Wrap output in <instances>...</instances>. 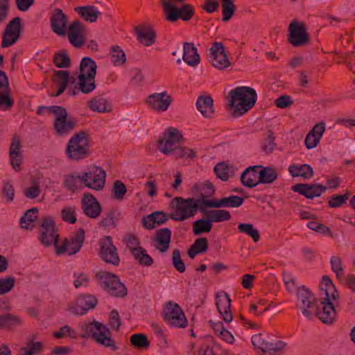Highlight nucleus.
<instances>
[{
  "instance_id": "1",
  "label": "nucleus",
  "mask_w": 355,
  "mask_h": 355,
  "mask_svg": "<svg viewBox=\"0 0 355 355\" xmlns=\"http://www.w3.org/2000/svg\"><path fill=\"white\" fill-rule=\"evenodd\" d=\"M182 136L175 128L167 129L157 142V148L164 155H171L175 158L192 159L196 157L194 150L180 146L179 143Z\"/></svg>"
},
{
  "instance_id": "2",
  "label": "nucleus",
  "mask_w": 355,
  "mask_h": 355,
  "mask_svg": "<svg viewBox=\"0 0 355 355\" xmlns=\"http://www.w3.org/2000/svg\"><path fill=\"white\" fill-rule=\"evenodd\" d=\"M227 106L234 110L233 116L239 117L246 113L255 104L257 98L255 90L250 87H237L229 92Z\"/></svg>"
},
{
  "instance_id": "3",
  "label": "nucleus",
  "mask_w": 355,
  "mask_h": 355,
  "mask_svg": "<svg viewBox=\"0 0 355 355\" xmlns=\"http://www.w3.org/2000/svg\"><path fill=\"white\" fill-rule=\"evenodd\" d=\"M203 200H206L205 197L186 199L182 197H175L171 202L173 211L170 217L175 221H183L193 217L198 209L203 212L206 208L203 205Z\"/></svg>"
},
{
  "instance_id": "4",
  "label": "nucleus",
  "mask_w": 355,
  "mask_h": 355,
  "mask_svg": "<svg viewBox=\"0 0 355 355\" xmlns=\"http://www.w3.org/2000/svg\"><path fill=\"white\" fill-rule=\"evenodd\" d=\"M69 158L73 160L84 159L89 153L88 138L84 132L74 134L69 139L66 149Z\"/></svg>"
},
{
  "instance_id": "5",
  "label": "nucleus",
  "mask_w": 355,
  "mask_h": 355,
  "mask_svg": "<svg viewBox=\"0 0 355 355\" xmlns=\"http://www.w3.org/2000/svg\"><path fill=\"white\" fill-rule=\"evenodd\" d=\"M98 284L110 295L123 297L127 295V288L119 277L112 273L101 271L96 274Z\"/></svg>"
},
{
  "instance_id": "6",
  "label": "nucleus",
  "mask_w": 355,
  "mask_h": 355,
  "mask_svg": "<svg viewBox=\"0 0 355 355\" xmlns=\"http://www.w3.org/2000/svg\"><path fill=\"white\" fill-rule=\"evenodd\" d=\"M164 12L167 20L175 21L178 19L183 21H189L194 15L193 7L190 4H184L180 8L171 3L169 0H161Z\"/></svg>"
},
{
  "instance_id": "7",
  "label": "nucleus",
  "mask_w": 355,
  "mask_h": 355,
  "mask_svg": "<svg viewBox=\"0 0 355 355\" xmlns=\"http://www.w3.org/2000/svg\"><path fill=\"white\" fill-rule=\"evenodd\" d=\"M47 109L49 114L55 116L54 128L58 134L62 135L74 128L76 121L68 117L67 110L63 107L53 105Z\"/></svg>"
},
{
  "instance_id": "8",
  "label": "nucleus",
  "mask_w": 355,
  "mask_h": 355,
  "mask_svg": "<svg viewBox=\"0 0 355 355\" xmlns=\"http://www.w3.org/2000/svg\"><path fill=\"white\" fill-rule=\"evenodd\" d=\"M105 171L101 167L93 166L81 174V182L89 189L100 191L105 187Z\"/></svg>"
},
{
  "instance_id": "9",
  "label": "nucleus",
  "mask_w": 355,
  "mask_h": 355,
  "mask_svg": "<svg viewBox=\"0 0 355 355\" xmlns=\"http://www.w3.org/2000/svg\"><path fill=\"white\" fill-rule=\"evenodd\" d=\"M162 316L164 321L173 327L184 328L188 324L182 309L175 302H169L166 304L163 310Z\"/></svg>"
},
{
  "instance_id": "10",
  "label": "nucleus",
  "mask_w": 355,
  "mask_h": 355,
  "mask_svg": "<svg viewBox=\"0 0 355 355\" xmlns=\"http://www.w3.org/2000/svg\"><path fill=\"white\" fill-rule=\"evenodd\" d=\"M84 241L85 230L83 228H80L69 239H64L60 245L58 243H55L56 254H75L80 250Z\"/></svg>"
},
{
  "instance_id": "11",
  "label": "nucleus",
  "mask_w": 355,
  "mask_h": 355,
  "mask_svg": "<svg viewBox=\"0 0 355 355\" xmlns=\"http://www.w3.org/2000/svg\"><path fill=\"white\" fill-rule=\"evenodd\" d=\"M288 42L294 46H304L309 42V35L303 21L294 19L288 26Z\"/></svg>"
},
{
  "instance_id": "12",
  "label": "nucleus",
  "mask_w": 355,
  "mask_h": 355,
  "mask_svg": "<svg viewBox=\"0 0 355 355\" xmlns=\"http://www.w3.org/2000/svg\"><path fill=\"white\" fill-rule=\"evenodd\" d=\"M101 257L107 263L118 266L120 261L116 247L113 245L112 238L107 236L99 241Z\"/></svg>"
},
{
  "instance_id": "13",
  "label": "nucleus",
  "mask_w": 355,
  "mask_h": 355,
  "mask_svg": "<svg viewBox=\"0 0 355 355\" xmlns=\"http://www.w3.org/2000/svg\"><path fill=\"white\" fill-rule=\"evenodd\" d=\"M209 58L211 64L219 69L228 67L231 62L229 60L225 47L221 42H214L209 49Z\"/></svg>"
},
{
  "instance_id": "14",
  "label": "nucleus",
  "mask_w": 355,
  "mask_h": 355,
  "mask_svg": "<svg viewBox=\"0 0 355 355\" xmlns=\"http://www.w3.org/2000/svg\"><path fill=\"white\" fill-rule=\"evenodd\" d=\"M21 19L15 17L6 26L2 37L1 46L6 48L15 44L21 33Z\"/></svg>"
},
{
  "instance_id": "15",
  "label": "nucleus",
  "mask_w": 355,
  "mask_h": 355,
  "mask_svg": "<svg viewBox=\"0 0 355 355\" xmlns=\"http://www.w3.org/2000/svg\"><path fill=\"white\" fill-rule=\"evenodd\" d=\"M67 36L70 44L75 48L82 47L86 42V29L83 24L76 20L69 26Z\"/></svg>"
},
{
  "instance_id": "16",
  "label": "nucleus",
  "mask_w": 355,
  "mask_h": 355,
  "mask_svg": "<svg viewBox=\"0 0 355 355\" xmlns=\"http://www.w3.org/2000/svg\"><path fill=\"white\" fill-rule=\"evenodd\" d=\"M40 240L42 244L46 246L58 243L59 235L56 234L55 222L51 217H45L41 225Z\"/></svg>"
},
{
  "instance_id": "17",
  "label": "nucleus",
  "mask_w": 355,
  "mask_h": 355,
  "mask_svg": "<svg viewBox=\"0 0 355 355\" xmlns=\"http://www.w3.org/2000/svg\"><path fill=\"white\" fill-rule=\"evenodd\" d=\"M97 300L92 295H81L77 299L76 304H71L68 306V311L76 315H84L88 310L94 309L96 305Z\"/></svg>"
},
{
  "instance_id": "18",
  "label": "nucleus",
  "mask_w": 355,
  "mask_h": 355,
  "mask_svg": "<svg viewBox=\"0 0 355 355\" xmlns=\"http://www.w3.org/2000/svg\"><path fill=\"white\" fill-rule=\"evenodd\" d=\"M81 205L83 213L90 218H98L102 211V207L99 202L89 193L83 194Z\"/></svg>"
},
{
  "instance_id": "19",
  "label": "nucleus",
  "mask_w": 355,
  "mask_h": 355,
  "mask_svg": "<svg viewBox=\"0 0 355 355\" xmlns=\"http://www.w3.org/2000/svg\"><path fill=\"white\" fill-rule=\"evenodd\" d=\"M13 105L10 89L6 73L0 71V109L10 110Z\"/></svg>"
},
{
  "instance_id": "20",
  "label": "nucleus",
  "mask_w": 355,
  "mask_h": 355,
  "mask_svg": "<svg viewBox=\"0 0 355 355\" xmlns=\"http://www.w3.org/2000/svg\"><path fill=\"white\" fill-rule=\"evenodd\" d=\"M243 201L244 200L243 198L232 195L229 197L222 198L220 200H210L206 198V200H203V205L205 207L209 208H236L240 207L243 204Z\"/></svg>"
},
{
  "instance_id": "21",
  "label": "nucleus",
  "mask_w": 355,
  "mask_h": 355,
  "mask_svg": "<svg viewBox=\"0 0 355 355\" xmlns=\"http://www.w3.org/2000/svg\"><path fill=\"white\" fill-rule=\"evenodd\" d=\"M171 102V97L166 93V92L154 93L148 96L147 98L148 105L152 109L158 112H164L167 110Z\"/></svg>"
},
{
  "instance_id": "22",
  "label": "nucleus",
  "mask_w": 355,
  "mask_h": 355,
  "mask_svg": "<svg viewBox=\"0 0 355 355\" xmlns=\"http://www.w3.org/2000/svg\"><path fill=\"white\" fill-rule=\"evenodd\" d=\"M216 306L218 312L223 316L225 322L230 323L232 320L230 311L231 300L227 293L221 292L216 295Z\"/></svg>"
},
{
  "instance_id": "23",
  "label": "nucleus",
  "mask_w": 355,
  "mask_h": 355,
  "mask_svg": "<svg viewBox=\"0 0 355 355\" xmlns=\"http://www.w3.org/2000/svg\"><path fill=\"white\" fill-rule=\"evenodd\" d=\"M298 300L302 302V314L310 319L312 316L311 311H309V309H311L316 302L315 297L311 293V291L305 286H302L297 293Z\"/></svg>"
},
{
  "instance_id": "24",
  "label": "nucleus",
  "mask_w": 355,
  "mask_h": 355,
  "mask_svg": "<svg viewBox=\"0 0 355 355\" xmlns=\"http://www.w3.org/2000/svg\"><path fill=\"white\" fill-rule=\"evenodd\" d=\"M326 189L327 187L321 184H297L293 187L294 191L298 192L309 199L320 196Z\"/></svg>"
},
{
  "instance_id": "25",
  "label": "nucleus",
  "mask_w": 355,
  "mask_h": 355,
  "mask_svg": "<svg viewBox=\"0 0 355 355\" xmlns=\"http://www.w3.org/2000/svg\"><path fill=\"white\" fill-rule=\"evenodd\" d=\"M138 41L146 46H150L155 42L156 33L149 25H139L135 28Z\"/></svg>"
},
{
  "instance_id": "26",
  "label": "nucleus",
  "mask_w": 355,
  "mask_h": 355,
  "mask_svg": "<svg viewBox=\"0 0 355 355\" xmlns=\"http://www.w3.org/2000/svg\"><path fill=\"white\" fill-rule=\"evenodd\" d=\"M261 166L248 167L241 175V183L246 187L252 188L260 184L259 171Z\"/></svg>"
},
{
  "instance_id": "27",
  "label": "nucleus",
  "mask_w": 355,
  "mask_h": 355,
  "mask_svg": "<svg viewBox=\"0 0 355 355\" xmlns=\"http://www.w3.org/2000/svg\"><path fill=\"white\" fill-rule=\"evenodd\" d=\"M321 309L316 312V315L323 323L330 324L336 318V311L331 300H322Z\"/></svg>"
},
{
  "instance_id": "28",
  "label": "nucleus",
  "mask_w": 355,
  "mask_h": 355,
  "mask_svg": "<svg viewBox=\"0 0 355 355\" xmlns=\"http://www.w3.org/2000/svg\"><path fill=\"white\" fill-rule=\"evenodd\" d=\"M325 131V123H320L316 124L313 129L307 134L305 138V145L308 149L317 146Z\"/></svg>"
},
{
  "instance_id": "29",
  "label": "nucleus",
  "mask_w": 355,
  "mask_h": 355,
  "mask_svg": "<svg viewBox=\"0 0 355 355\" xmlns=\"http://www.w3.org/2000/svg\"><path fill=\"white\" fill-rule=\"evenodd\" d=\"M51 25L53 31L58 35H64L66 34L67 17L62 10L56 9L55 10L51 19Z\"/></svg>"
},
{
  "instance_id": "30",
  "label": "nucleus",
  "mask_w": 355,
  "mask_h": 355,
  "mask_svg": "<svg viewBox=\"0 0 355 355\" xmlns=\"http://www.w3.org/2000/svg\"><path fill=\"white\" fill-rule=\"evenodd\" d=\"M183 60L191 67H196L200 62V55L193 42L183 44Z\"/></svg>"
},
{
  "instance_id": "31",
  "label": "nucleus",
  "mask_w": 355,
  "mask_h": 355,
  "mask_svg": "<svg viewBox=\"0 0 355 355\" xmlns=\"http://www.w3.org/2000/svg\"><path fill=\"white\" fill-rule=\"evenodd\" d=\"M87 107L94 112L100 113L110 112L112 110V104L103 96H96L87 103Z\"/></svg>"
},
{
  "instance_id": "32",
  "label": "nucleus",
  "mask_w": 355,
  "mask_h": 355,
  "mask_svg": "<svg viewBox=\"0 0 355 355\" xmlns=\"http://www.w3.org/2000/svg\"><path fill=\"white\" fill-rule=\"evenodd\" d=\"M97 343L106 347L111 348L113 351L116 349L114 341L111 338V333L108 328L103 324H101L96 331V336L93 338Z\"/></svg>"
},
{
  "instance_id": "33",
  "label": "nucleus",
  "mask_w": 355,
  "mask_h": 355,
  "mask_svg": "<svg viewBox=\"0 0 355 355\" xmlns=\"http://www.w3.org/2000/svg\"><path fill=\"white\" fill-rule=\"evenodd\" d=\"M321 295H324L322 300H331L338 298V293L333 284L331 280L327 276H324L320 285Z\"/></svg>"
},
{
  "instance_id": "34",
  "label": "nucleus",
  "mask_w": 355,
  "mask_h": 355,
  "mask_svg": "<svg viewBox=\"0 0 355 355\" xmlns=\"http://www.w3.org/2000/svg\"><path fill=\"white\" fill-rule=\"evenodd\" d=\"M171 236V232L168 228H162L157 230L155 238L156 248L162 252H166L169 248Z\"/></svg>"
},
{
  "instance_id": "35",
  "label": "nucleus",
  "mask_w": 355,
  "mask_h": 355,
  "mask_svg": "<svg viewBox=\"0 0 355 355\" xmlns=\"http://www.w3.org/2000/svg\"><path fill=\"white\" fill-rule=\"evenodd\" d=\"M213 99L209 96H200L198 98L196 105L198 110L207 118H210L214 113Z\"/></svg>"
},
{
  "instance_id": "36",
  "label": "nucleus",
  "mask_w": 355,
  "mask_h": 355,
  "mask_svg": "<svg viewBox=\"0 0 355 355\" xmlns=\"http://www.w3.org/2000/svg\"><path fill=\"white\" fill-rule=\"evenodd\" d=\"M75 10L82 18L90 23L96 21L98 16L101 15V12L93 6L77 7Z\"/></svg>"
},
{
  "instance_id": "37",
  "label": "nucleus",
  "mask_w": 355,
  "mask_h": 355,
  "mask_svg": "<svg viewBox=\"0 0 355 355\" xmlns=\"http://www.w3.org/2000/svg\"><path fill=\"white\" fill-rule=\"evenodd\" d=\"M101 323L93 321H84L80 322L78 324V327L82 331L80 336L84 338H87L89 337H92L96 336V331L98 329L99 327H101Z\"/></svg>"
},
{
  "instance_id": "38",
  "label": "nucleus",
  "mask_w": 355,
  "mask_h": 355,
  "mask_svg": "<svg viewBox=\"0 0 355 355\" xmlns=\"http://www.w3.org/2000/svg\"><path fill=\"white\" fill-rule=\"evenodd\" d=\"M288 171L293 177L301 176L305 179H310L313 175V168L308 164L291 165Z\"/></svg>"
},
{
  "instance_id": "39",
  "label": "nucleus",
  "mask_w": 355,
  "mask_h": 355,
  "mask_svg": "<svg viewBox=\"0 0 355 355\" xmlns=\"http://www.w3.org/2000/svg\"><path fill=\"white\" fill-rule=\"evenodd\" d=\"M78 89L84 93L88 94L94 91L96 88L95 76H83L78 75Z\"/></svg>"
},
{
  "instance_id": "40",
  "label": "nucleus",
  "mask_w": 355,
  "mask_h": 355,
  "mask_svg": "<svg viewBox=\"0 0 355 355\" xmlns=\"http://www.w3.org/2000/svg\"><path fill=\"white\" fill-rule=\"evenodd\" d=\"M96 64L95 62L89 57L83 58L80 64L79 75H83V77L86 76H96Z\"/></svg>"
},
{
  "instance_id": "41",
  "label": "nucleus",
  "mask_w": 355,
  "mask_h": 355,
  "mask_svg": "<svg viewBox=\"0 0 355 355\" xmlns=\"http://www.w3.org/2000/svg\"><path fill=\"white\" fill-rule=\"evenodd\" d=\"M206 216L211 223L227 221L231 218L230 211L225 209L210 210L207 212Z\"/></svg>"
},
{
  "instance_id": "42",
  "label": "nucleus",
  "mask_w": 355,
  "mask_h": 355,
  "mask_svg": "<svg viewBox=\"0 0 355 355\" xmlns=\"http://www.w3.org/2000/svg\"><path fill=\"white\" fill-rule=\"evenodd\" d=\"M212 228V223L209 219L202 218L196 220L193 224V232L195 235L209 232Z\"/></svg>"
},
{
  "instance_id": "43",
  "label": "nucleus",
  "mask_w": 355,
  "mask_h": 355,
  "mask_svg": "<svg viewBox=\"0 0 355 355\" xmlns=\"http://www.w3.org/2000/svg\"><path fill=\"white\" fill-rule=\"evenodd\" d=\"M37 218V209L32 208L26 211L24 215L20 218V224L22 228L31 229L34 225L33 223Z\"/></svg>"
},
{
  "instance_id": "44",
  "label": "nucleus",
  "mask_w": 355,
  "mask_h": 355,
  "mask_svg": "<svg viewBox=\"0 0 355 355\" xmlns=\"http://www.w3.org/2000/svg\"><path fill=\"white\" fill-rule=\"evenodd\" d=\"M277 178L276 170L271 167H263L259 171V179L261 184H270Z\"/></svg>"
},
{
  "instance_id": "45",
  "label": "nucleus",
  "mask_w": 355,
  "mask_h": 355,
  "mask_svg": "<svg viewBox=\"0 0 355 355\" xmlns=\"http://www.w3.org/2000/svg\"><path fill=\"white\" fill-rule=\"evenodd\" d=\"M132 254L134 258L139 262V264L150 266L153 264V260L149 254L146 253V251L142 248L135 249Z\"/></svg>"
},
{
  "instance_id": "46",
  "label": "nucleus",
  "mask_w": 355,
  "mask_h": 355,
  "mask_svg": "<svg viewBox=\"0 0 355 355\" xmlns=\"http://www.w3.org/2000/svg\"><path fill=\"white\" fill-rule=\"evenodd\" d=\"M111 61L115 66H121L125 63L126 57L124 51L118 46L111 48Z\"/></svg>"
},
{
  "instance_id": "47",
  "label": "nucleus",
  "mask_w": 355,
  "mask_h": 355,
  "mask_svg": "<svg viewBox=\"0 0 355 355\" xmlns=\"http://www.w3.org/2000/svg\"><path fill=\"white\" fill-rule=\"evenodd\" d=\"M238 230L240 232L245 234L246 235L252 237L254 242H257L259 240V233L258 230L255 229L252 224L240 223L238 225Z\"/></svg>"
},
{
  "instance_id": "48",
  "label": "nucleus",
  "mask_w": 355,
  "mask_h": 355,
  "mask_svg": "<svg viewBox=\"0 0 355 355\" xmlns=\"http://www.w3.org/2000/svg\"><path fill=\"white\" fill-rule=\"evenodd\" d=\"M64 185L71 191H75L79 189L81 182V175H67L64 176Z\"/></svg>"
},
{
  "instance_id": "49",
  "label": "nucleus",
  "mask_w": 355,
  "mask_h": 355,
  "mask_svg": "<svg viewBox=\"0 0 355 355\" xmlns=\"http://www.w3.org/2000/svg\"><path fill=\"white\" fill-rule=\"evenodd\" d=\"M223 21H227L234 15L235 12V6L232 0H221Z\"/></svg>"
},
{
  "instance_id": "50",
  "label": "nucleus",
  "mask_w": 355,
  "mask_h": 355,
  "mask_svg": "<svg viewBox=\"0 0 355 355\" xmlns=\"http://www.w3.org/2000/svg\"><path fill=\"white\" fill-rule=\"evenodd\" d=\"M53 62L58 68H66L70 65L71 60L66 51H60L54 55Z\"/></svg>"
},
{
  "instance_id": "51",
  "label": "nucleus",
  "mask_w": 355,
  "mask_h": 355,
  "mask_svg": "<svg viewBox=\"0 0 355 355\" xmlns=\"http://www.w3.org/2000/svg\"><path fill=\"white\" fill-rule=\"evenodd\" d=\"M130 343L132 345L140 348H148L150 345L147 336L143 334L132 335L130 337Z\"/></svg>"
},
{
  "instance_id": "52",
  "label": "nucleus",
  "mask_w": 355,
  "mask_h": 355,
  "mask_svg": "<svg viewBox=\"0 0 355 355\" xmlns=\"http://www.w3.org/2000/svg\"><path fill=\"white\" fill-rule=\"evenodd\" d=\"M19 322V319L16 315L9 313L0 315V328L10 327Z\"/></svg>"
},
{
  "instance_id": "53",
  "label": "nucleus",
  "mask_w": 355,
  "mask_h": 355,
  "mask_svg": "<svg viewBox=\"0 0 355 355\" xmlns=\"http://www.w3.org/2000/svg\"><path fill=\"white\" fill-rule=\"evenodd\" d=\"M307 227L311 230L315 231L324 235H329L331 238L334 237L333 232L330 228L323 224L318 223L315 221H310L307 223Z\"/></svg>"
},
{
  "instance_id": "54",
  "label": "nucleus",
  "mask_w": 355,
  "mask_h": 355,
  "mask_svg": "<svg viewBox=\"0 0 355 355\" xmlns=\"http://www.w3.org/2000/svg\"><path fill=\"white\" fill-rule=\"evenodd\" d=\"M42 347L40 342L31 341L27 346L21 347L19 350V355H34L38 352Z\"/></svg>"
},
{
  "instance_id": "55",
  "label": "nucleus",
  "mask_w": 355,
  "mask_h": 355,
  "mask_svg": "<svg viewBox=\"0 0 355 355\" xmlns=\"http://www.w3.org/2000/svg\"><path fill=\"white\" fill-rule=\"evenodd\" d=\"M274 139L275 137L273 135V132L271 130H269L268 132L267 138L263 140L261 145L263 151L266 154L271 153L276 147V144L275 143Z\"/></svg>"
},
{
  "instance_id": "56",
  "label": "nucleus",
  "mask_w": 355,
  "mask_h": 355,
  "mask_svg": "<svg viewBox=\"0 0 355 355\" xmlns=\"http://www.w3.org/2000/svg\"><path fill=\"white\" fill-rule=\"evenodd\" d=\"M53 336L57 338H62L67 336L72 339L77 338L76 331L68 325L60 327L58 331L53 334Z\"/></svg>"
},
{
  "instance_id": "57",
  "label": "nucleus",
  "mask_w": 355,
  "mask_h": 355,
  "mask_svg": "<svg viewBox=\"0 0 355 355\" xmlns=\"http://www.w3.org/2000/svg\"><path fill=\"white\" fill-rule=\"evenodd\" d=\"M32 186L26 189L24 191V194L26 197L30 199H35L39 196L41 189L39 183L36 180H33L31 182Z\"/></svg>"
},
{
  "instance_id": "58",
  "label": "nucleus",
  "mask_w": 355,
  "mask_h": 355,
  "mask_svg": "<svg viewBox=\"0 0 355 355\" xmlns=\"http://www.w3.org/2000/svg\"><path fill=\"white\" fill-rule=\"evenodd\" d=\"M62 218L69 223H75L76 221V208L74 207H66L61 211Z\"/></svg>"
},
{
  "instance_id": "59",
  "label": "nucleus",
  "mask_w": 355,
  "mask_h": 355,
  "mask_svg": "<svg viewBox=\"0 0 355 355\" xmlns=\"http://www.w3.org/2000/svg\"><path fill=\"white\" fill-rule=\"evenodd\" d=\"M172 262L174 268L180 273L185 271V265L181 259L180 251L178 249H175L173 252Z\"/></svg>"
},
{
  "instance_id": "60",
  "label": "nucleus",
  "mask_w": 355,
  "mask_h": 355,
  "mask_svg": "<svg viewBox=\"0 0 355 355\" xmlns=\"http://www.w3.org/2000/svg\"><path fill=\"white\" fill-rule=\"evenodd\" d=\"M69 80V74L67 71H58L55 72L53 82L58 87H62V85L67 87V85Z\"/></svg>"
},
{
  "instance_id": "61",
  "label": "nucleus",
  "mask_w": 355,
  "mask_h": 355,
  "mask_svg": "<svg viewBox=\"0 0 355 355\" xmlns=\"http://www.w3.org/2000/svg\"><path fill=\"white\" fill-rule=\"evenodd\" d=\"M349 198V191H347L344 195H336L332 196V198L329 201L328 205L330 207H341L343 204H345Z\"/></svg>"
},
{
  "instance_id": "62",
  "label": "nucleus",
  "mask_w": 355,
  "mask_h": 355,
  "mask_svg": "<svg viewBox=\"0 0 355 355\" xmlns=\"http://www.w3.org/2000/svg\"><path fill=\"white\" fill-rule=\"evenodd\" d=\"M286 346V343L282 340H276L275 342H268L266 341V344L265 345L264 352H282L285 347Z\"/></svg>"
},
{
  "instance_id": "63",
  "label": "nucleus",
  "mask_w": 355,
  "mask_h": 355,
  "mask_svg": "<svg viewBox=\"0 0 355 355\" xmlns=\"http://www.w3.org/2000/svg\"><path fill=\"white\" fill-rule=\"evenodd\" d=\"M112 191L114 197L119 200H121L123 198L127 189L125 185L121 181L116 180L114 182Z\"/></svg>"
},
{
  "instance_id": "64",
  "label": "nucleus",
  "mask_w": 355,
  "mask_h": 355,
  "mask_svg": "<svg viewBox=\"0 0 355 355\" xmlns=\"http://www.w3.org/2000/svg\"><path fill=\"white\" fill-rule=\"evenodd\" d=\"M214 172L217 178H220L223 181H226L229 178V168L226 164L220 162L217 164L214 167Z\"/></svg>"
}]
</instances>
